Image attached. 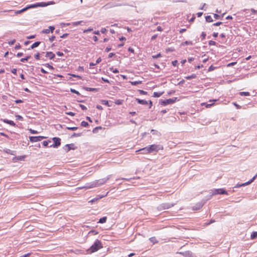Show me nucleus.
I'll use <instances>...</instances> for the list:
<instances>
[{"label": "nucleus", "instance_id": "obj_1", "mask_svg": "<svg viewBox=\"0 0 257 257\" xmlns=\"http://www.w3.org/2000/svg\"><path fill=\"white\" fill-rule=\"evenodd\" d=\"M55 4V3L53 1H50V2H48V3L42 2V3H36L35 4L29 5V6H27V7H26L21 10L16 11L15 14L17 15L19 14H21L23 12H24L25 11H27V10H28L29 9H30V8H36L38 7H46V6H48L49 5H54Z\"/></svg>", "mask_w": 257, "mask_h": 257}, {"label": "nucleus", "instance_id": "obj_5", "mask_svg": "<svg viewBox=\"0 0 257 257\" xmlns=\"http://www.w3.org/2000/svg\"><path fill=\"white\" fill-rule=\"evenodd\" d=\"M54 144L49 146V147L57 148L61 145V139L59 138L54 137L52 138Z\"/></svg>", "mask_w": 257, "mask_h": 257}, {"label": "nucleus", "instance_id": "obj_8", "mask_svg": "<svg viewBox=\"0 0 257 257\" xmlns=\"http://www.w3.org/2000/svg\"><path fill=\"white\" fill-rule=\"evenodd\" d=\"M177 100V97H174L173 98H170L166 100H164L161 102V104L163 105H166L169 104H172L174 103Z\"/></svg>", "mask_w": 257, "mask_h": 257}, {"label": "nucleus", "instance_id": "obj_6", "mask_svg": "<svg viewBox=\"0 0 257 257\" xmlns=\"http://www.w3.org/2000/svg\"><path fill=\"white\" fill-rule=\"evenodd\" d=\"M217 194H226L227 195V192L223 188L216 189L213 191L212 195Z\"/></svg>", "mask_w": 257, "mask_h": 257}, {"label": "nucleus", "instance_id": "obj_36", "mask_svg": "<svg viewBox=\"0 0 257 257\" xmlns=\"http://www.w3.org/2000/svg\"><path fill=\"white\" fill-rule=\"evenodd\" d=\"M162 56L161 53H159L157 55H153L152 56V58H154V59H157L159 57H161Z\"/></svg>", "mask_w": 257, "mask_h": 257}, {"label": "nucleus", "instance_id": "obj_60", "mask_svg": "<svg viewBox=\"0 0 257 257\" xmlns=\"http://www.w3.org/2000/svg\"><path fill=\"white\" fill-rule=\"evenodd\" d=\"M173 206V205H166V206H164V208L165 209H168L169 208H170L171 207H172Z\"/></svg>", "mask_w": 257, "mask_h": 257}, {"label": "nucleus", "instance_id": "obj_33", "mask_svg": "<svg viewBox=\"0 0 257 257\" xmlns=\"http://www.w3.org/2000/svg\"><path fill=\"white\" fill-rule=\"evenodd\" d=\"M110 70L114 73H117L119 72L118 69L116 68L114 69L113 68H110Z\"/></svg>", "mask_w": 257, "mask_h": 257}, {"label": "nucleus", "instance_id": "obj_3", "mask_svg": "<svg viewBox=\"0 0 257 257\" xmlns=\"http://www.w3.org/2000/svg\"><path fill=\"white\" fill-rule=\"evenodd\" d=\"M109 179V177H106L102 179H100L97 180H95L94 182H92L90 185L82 187L83 188H85L86 189L92 188L94 187H96L101 185L102 184H105Z\"/></svg>", "mask_w": 257, "mask_h": 257}, {"label": "nucleus", "instance_id": "obj_51", "mask_svg": "<svg viewBox=\"0 0 257 257\" xmlns=\"http://www.w3.org/2000/svg\"><path fill=\"white\" fill-rule=\"evenodd\" d=\"M55 37L54 36H53L49 38V40L50 42H53L55 40Z\"/></svg>", "mask_w": 257, "mask_h": 257}, {"label": "nucleus", "instance_id": "obj_34", "mask_svg": "<svg viewBox=\"0 0 257 257\" xmlns=\"http://www.w3.org/2000/svg\"><path fill=\"white\" fill-rule=\"evenodd\" d=\"M77 127H67V129L70 131H75L77 130Z\"/></svg>", "mask_w": 257, "mask_h": 257}, {"label": "nucleus", "instance_id": "obj_45", "mask_svg": "<svg viewBox=\"0 0 257 257\" xmlns=\"http://www.w3.org/2000/svg\"><path fill=\"white\" fill-rule=\"evenodd\" d=\"M93 30V29L92 28H89L88 29H86V30H84L83 31V33H87L88 32H90V31H92Z\"/></svg>", "mask_w": 257, "mask_h": 257}, {"label": "nucleus", "instance_id": "obj_38", "mask_svg": "<svg viewBox=\"0 0 257 257\" xmlns=\"http://www.w3.org/2000/svg\"><path fill=\"white\" fill-rule=\"evenodd\" d=\"M81 22H82V21H78V22H73L72 23V25L73 26H76L80 24Z\"/></svg>", "mask_w": 257, "mask_h": 257}, {"label": "nucleus", "instance_id": "obj_64", "mask_svg": "<svg viewBox=\"0 0 257 257\" xmlns=\"http://www.w3.org/2000/svg\"><path fill=\"white\" fill-rule=\"evenodd\" d=\"M114 55H115V54H114V53H109V55H108V57H109V58H111V57H112V56H114Z\"/></svg>", "mask_w": 257, "mask_h": 257}, {"label": "nucleus", "instance_id": "obj_27", "mask_svg": "<svg viewBox=\"0 0 257 257\" xmlns=\"http://www.w3.org/2000/svg\"><path fill=\"white\" fill-rule=\"evenodd\" d=\"M193 44L191 41H185L182 43L183 45H192Z\"/></svg>", "mask_w": 257, "mask_h": 257}, {"label": "nucleus", "instance_id": "obj_47", "mask_svg": "<svg viewBox=\"0 0 257 257\" xmlns=\"http://www.w3.org/2000/svg\"><path fill=\"white\" fill-rule=\"evenodd\" d=\"M35 58L37 59V60H39L40 59V54L39 53H38L37 54H36L35 55Z\"/></svg>", "mask_w": 257, "mask_h": 257}, {"label": "nucleus", "instance_id": "obj_63", "mask_svg": "<svg viewBox=\"0 0 257 257\" xmlns=\"http://www.w3.org/2000/svg\"><path fill=\"white\" fill-rule=\"evenodd\" d=\"M12 72L14 74H16L17 73V69L14 68L12 70Z\"/></svg>", "mask_w": 257, "mask_h": 257}, {"label": "nucleus", "instance_id": "obj_23", "mask_svg": "<svg viewBox=\"0 0 257 257\" xmlns=\"http://www.w3.org/2000/svg\"><path fill=\"white\" fill-rule=\"evenodd\" d=\"M106 217H102L99 219L98 222L100 223H104L106 222Z\"/></svg>", "mask_w": 257, "mask_h": 257}, {"label": "nucleus", "instance_id": "obj_37", "mask_svg": "<svg viewBox=\"0 0 257 257\" xmlns=\"http://www.w3.org/2000/svg\"><path fill=\"white\" fill-rule=\"evenodd\" d=\"M30 58V56H28L26 58H22L21 59V61L22 62H25L26 61H27L29 58Z\"/></svg>", "mask_w": 257, "mask_h": 257}, {"label": "nucleus", "instance_id": "obj_16", "mask_svg": "<svg viewBox=\"0 0 257 257\" xmlns=\"http://www.w3.org/2000/svg\"><path fill=\"white\" fill-rule=\"evenodd\" d=\"M149 239L151 242L153 243V244L157 243L158 242V241L155 237H152Z\"/></svg>", "mask_w": 257, "mask_h": 257}, {"label": "nucleus", "instance_id": "obj_52", "mask_svg": "<svg viewBox=\"0 0 257 257\" xmlns=\"http://www.w3.org/2000/svg\"><path fill=\"white\" fill-rule=\"evenodd\" d=\"M221 24H222V22H217L216 23H214L213 24L214 26H219Z\"/></svg>", "mask_w": 257, "mask_h": 257}, {"label": "nucleus", "instance_id": "obj_29", "mask_svg": "<svg viewBox=\"0 0 257 257\" xmlns=\"http://www.w3.org/2000/svg\"><path fill=\"white\" fill-rule=\"evenodd\" d=\"M240 95L241 96H249V93L248 92H240Z\"/></svg>", "mask_w": 257, "mask_h": 257}, {"label": "nucleus", "instance_id": "obj_42", "mask_svg": "<svg viewBox=\"0 0 257 257\" xmlns=\"http://www.w3.org/2000/svg\"><path fill=\"white\" fill-rule=\"evenodd\" d=\"M45 66H47L48 68H49L50 69H51V70L54 69V67L52 65H50L49 64H46Z\"/></svg>", "mask_w": 257, "mask_h": 257}, {"label": "nucleus", "instance_id": "obj_56", "mask_svg": "<svg viewBox=\"0 0 257 257\" xmlns=\"http://www.w3.org/2000/svg\"><path fill=\"white\" fill-rule=\"evenodd\" d=\"M71 75L72 77H76V78H81V77L80 76L77 75H75V74H71Z\"/></svg>", "mask_w": 257, "mask_h": 257}, {"label": "nucleus", "instance_id": "obj_32", "mask_svg": "<svg viewBox=\"0 0 257 257\" xmlns=\"http://www.w3.org/2000/svg\"><path fill=\"white\" fill-rule=\"evenodd\" d=\"M138 91H139L140 94L141 95H147L148 93L147 91H145L143 90H139Z\"/></svg>", "mask_w": 257, "mask_h": 257}, {"label": "nucleus", "instance_id": "obj_50", "mask_svg": "<svg viewBox=\"0 0 257 257\" xmlns=\"http://www.w3.org/2000/svg\"><path fill=\"white\" fill-rule=\"evenodd\" d=\"M89 233H93V234H97L98 233V232H97L95 230H91L90 231H89Z\"/></svg>", "mask_w": 257, "mask_h": 257}, {"label": "nucleus", "instance_id": "obj_26", "mask_svg": "<svg viewBox=\"0 0 257 257\" xmlns=\"http://www.w3.org/2000/svg\"><path fill=\"white\" fill-rule=\"evenodd\" d=\"M81 125L83 127H87L88 125V123L86 121H82L81 122Z\"/></svg>", "mask_w": 257, "mask_h": 257}, {"label": "nucleus", "instance_id": "obj_21", "mask_svg": "<svg viewBox=\"0 0 257 257\" xmlns=\"http://www.w3.org/2000/svg\"><path fill=\"white\" fill-rule=\"evenodd\" d=\"M213 104H214L213 103H210V104H207V103H202L201 104V105L202 106L205 105L206 108H209L211 106H212V105H213Z\"/></svg>", "mask_w": 257, "mask_h": 257}, {"label": "nucleus", "instance_id": "obj_49", "mask_svg": "<svg viewBox=\"0 0 257 257\" xmlns=\"http://www.w3.org/2000/svg\"><path fill=\"white\" fill-rule=\"evenodd\" d=\"M250 11L251 12V13L253 14H257V11L256 10H255L254 9H251L250 10Z\"/></svg>", "mask_w": 257, "mask_h": 257}, {"label": "nucleus", "instance_id": "obj_14", "mask_svg": "<svg viewBox=\"0 0 257 257\" xmlns=\"http://www.w3.org/2000/svg\"><path fill=\"white\" fill-rule=\"evenodd\" d=\"M84 89L89 91H95L96 92L98 90L97 88H90V87H85Z\"/></svg>", "mask_w": 257, "mask_h": 257}, {"label": "nucleus", "instance_id": "obj_17", "mask_svg": "<svg viewBox=\"0 0 257 257\" xmlns=\"http://www.w3.org/2000/svg\"><path fill=\"white\" fill-rule=\"evenodd\" d=\"M40 44V42H36L34 44H33L31 47V49H34L36 47H37Z\"/></svg>", "mask_w": 257, "mask_h": 257}, {"label": "nucleus", "instance_id": "obj_31", "mask_svg": "<svg viewBox=\"0 0 257 257\" xmlns=\"http://www.w3.org/2000/svg\"><path fill=\"white\" fill-rule=\"evenodd\" d=\"M70 91L72 93H75L76 94L80 95V93L78 91L75 90L74 89L70 88Z\"/></svg>", "mask_w": 257, "mask_h": 257}, {"label": "nucleus", "instance_id": "obj_2", "mask_svg": "<svg viewBox=\"0 0 257 257\" xmlns=\"http://www.w3.org/2000/svg\"><path fill=\"white\" fill-rule=\"evenodd\" d=\"M163 147L160 145H152L138 150L137 152L144 151H145L144 154H150L153 152H158L160 150H163Z\"/></svg>", "mask_w": 257, "mask_h": 257}, {"label": "nucleus", "instance_id": "obj_15", "mask_svg": "<svg viewBox=\"0 0 257 257\" xmlns=\"http://www.w3.org/2000/svg\"><path fill=\"white\" fill-rule=\"evenodd\" d=\"M163 92H154L153 93V96L155 97H160L163 94Z\"/></svg>", "mask_w": 257, "mask_h": 257}, {"label": "nucleus", "instance_id": "obj_25", "mask_svg": "<svg viewBox=\"0 0 257 257\" xmlns=\"http://www.w3.org/2000/svg\"><path fill=\"white\" fill-rule=\"evenodd\" d=\"M206 20L208 22H212L213 21V20L210 16H207L205 18Z\"/></svg>", "mask_w": 257, "mask_h": 257}, {"label": "nucleus", "instance_id": "obj_30", "mask_svg": "<svg viewBox=\"0 0 257 257\" xmlns=\"http://www.w3.org/2000/svg\"><path fill=\"white\" fill-rule=\"evenodd\" d=\"M49 143H51V141L50 140H48V141H44L43 142V145L45 147H48V144Z\"/></svg>", "mask_w": 257, "mask_h": 257}, {"label": "nucleus", "instance_id": "obj_24", "mask_svg": "<svg viewBox=\"0 0 257 257\" xmlns=\"http://www.w3.org/2000/svg\"><path fill=\"white\" fill-rule=\"evenodd\" d=\"M130 83L133 85H136L142 83L141 81H131Z\"/></svg>", "mask_w": 257, "mask_h": 257}, {"label": "nucleus", "instance_id": "obj_9", "mask_svg": "<svg viewBox=\"0 0 257 257\" xmlns=\"http://www.w3.org/2000/svg\"><path fill=\"white\" fill-rule=\"evenodd\" d=\"M54 30V27L49 26L48 29H44L42 30V33L44 34H49V33H52Z\"/></svg>", "mask_w": 257, "mask_h": 257}, {"label": "nucleus", "instance_id": "obj_28", "mask_svg": "<svg viewBox=\"0 0 257 257\" xmlns=\"http://www.w3.org/2000/svg\"><path fill=\"white\" fill-rule=\"evenodd\" d=\"M102 197H103V196H99V198H93V199L91 200L89 202H91V203H93L94 202H95L96 201H97L98 199H101L102 198Z\"/></svg>", "mask_w": 257, "mask_h": 257}, {"label": "nucleus", "instance_id": "obj_35", "mask_svg": "<svg viewBox=\"0 0 257 257\" xmlns=\"http://www.w3.org/2000/svg\"><path fill=\"white\" fill-rule=\"evenodd\" d=\"M29 132L32 134H38V132L37 131H35L34 130H32L31 128H30L29 130Z\"/></svg>", "mask_w": 257, "mask_h": 257}, {"label": "nucleus", "instance_id": "obj_20", "mask_svg": "<svg viewBox=\"0 0 257 257\" xmlns=\"http://www.w3.org/2000/svg\"><path fill=\"white\" fill-rule=\"evenodd\" d=\"M101 103L102 104H104V105H107L108 106H110L111 105L109 104V102L107 101V100H102L101 101Z\"/></svg>", "mask_w": 257, "mask_h": 257}, {"label": "nucleus", "instance_id": "obj_7", "mask_svg": "<svg viewBox=\"0 0 257 257\" xmlns=\"http://www.w3.org/2000/svg\"><path fill=\"white\" fill-rule=\"evenodd\" d=\"M46 137L44 136H38V137H30L29 139L31 142H37L41 141L42 140L46 139Z\"/></svg>", "mask_w": 257, "mask_h": 257}, {"label": "nucleus", "instance_id": "obj_54", "mask_svg": "<svg viewBox=\"0 0 257 257\" xmlns=\"http://www.w3.org/2000/svg\"><path fill=\"white\" fill-rule=\"evenodd\" d=\"M128 50L129 52H131V53H134V52H135L134 49H133L132 48H131V47H130L128 48Z\"/></svg>", "mask_w": 257, "mask_h": 257}, {"label": "nucleus", "instance_id": "obj_39", "mask_svg": "<svg viewBox=\"0 0 257 257\" xmlns=\"http://www.w3.org/2000/svg\"><path fill=\"white\" fill-rule=\"evenodd\" d=\"M100 32L103 33V34H105L107 32V30H106V28H101V30H100Z\"/></svg>", "mask_w": 257, "mask_h": 257}, {"label": "nucleus", "instance_id": "obj_12", "mask_svg": "<svg viewBox=\"0 0 257 257\" xmlns=\"http://www.w3.org/2000/svg\"><path fill=\"white\" fill-rule=\"evenodd\" d=\"M136 100L139 104L147 105L148 103V102L145 100L140 99L139 98H136Z\"/></svg>", "mask_w": 257, "mask_h": 257}, {"label": "nucleus", "instance_id": "obj_57", "mask_svg": "<svg viewBox=\"0 0 257 257\" xmlns=\"http://www.w3.org/2000/svg\"><path fill=\"white\" fill-rule=\"evenodd\" d=\"M101 58H100V57H99V58L97 59V60H96V64H97L101 62Z\"/></svg>", "mask_w": 257, "mask_h": 257}, {"label": "nucleus", "instance_id": "obj_61", "mask_svg": "<svg viewBox=\"0 0 257 257\" xmlns=\"http://www.w3.org/2000/svg\"><path fill=\"white\" fill-rule=\"evenodd\" d=\"M214 17L216 19H218L220 18V16L218 15L215 14L214 15Z\"/></svg>", "mask_w": 257, "mask_h": 257}, {"label": "nucleus", "instance_id": "obj_55", "mask_svg": "<svg viewBox=\"0 0 257 257\" xmlns=\"http://www.w3.org/2000/svg\"><path fill=\"white\" fill-rule=\"evenodd\" d=\"M201 36L202 37V39H204L206 37V34L205 32H202L201 34Z\"/></svg>", "mask_w": 257, "mask_h": 257}, {"label": "nucleus", "instance_id": "obj_62", "mask_svg": "<svg viewBox=\"0 0 257 257\" xmlns=\"http://www.w3.org/2000/svg\"><path fill=\"white\" fill-rule=\"evenodd\" d=\"M186 31V29H181L179 30V32L180 33H183V32H185Z\"/></svg>", "mask_w": 257, "mask_h": 257}, {"label": "nucleus", "instance_id": "obj_58", "mask_svg": "<svg viewBox=\"0 0 257 257\" xmlns=\"http://www.w3.org/2000/svg\"><path fill=\"white\" fill-rule=\"evenodd\" d=\"M16 117L17 118V119H21L22 120L23 119V117L21 116V115H16Z\"/></svg>", "mask_w": 257, "mask_h": 257}, {"label": "nucleus", "instance_id": "obj_13", "mask_svg": "<svg viewBox=\"0 0 257 257\" xmlns=\"http://www.w3.org/2000/svg\"><path fill=\"white\" fill-rule=\"evenodd\" d=\"M256 177H257V174L250 181H249L247 182L242 184L241 186H245V185H247L250 184L251 182H252L254 181V180L255 179V178Z\"/></svg>", "mask_w": 257, "mask_h": 257}, {"label": "nucleus", "instance_id": "obj_22", "mask_svg": "<svg viewBox=\"0 0 257 257\" xmlns=\"http://www.w3.org/2000/svg\"><path fill=\"white\" fill-rule=\"evenodd\" d=\"M123 100L122 99H117L114 101L115 104L117 105H121L122 104Z\"/></svg>", "mask_w": 257, "mask_h": 257}, {"label": "nucleus", "instance_id": "obj_11", "mask_svg": "<svg viewBox=\"0 0 257 257\" xmlns=\"http://www.w3.org/2000/svg\"><path fill=\"white\" fill-rule=\"evenodd\" d=\"M3 121L5 123L9 124H10V125H11L12 126H16V123L13 120L5 119H3Z\"/></svg>", "mask_w": 257, "mask_h": 257}, {"label": "nucleus", "instance_id": "obj_19", "mask_svg": "<svg viewBox=\"0 0 257 257\" xmlns=\"http://www.w3.org/2000/svg\"><path fill=\"white\" fill-rule=\"evenodd\" d=\"M257 237V231L253 232L250 235V238L251 239H254Z\"/></svg>", "mask_w": 257, "mask_h": 257}, {"label": "nucleus", "instance_id": "obj_18", "mask_svg": "<svg viewBox=\"0 0 257 257\" xmlns=\"http://www.w3.org/2000/svg\"><path fill=\"white\" fill-rule=\"evenodd\" d=\"M195 78H196V75L195 74H193L191 75L185 77V78L187 80H190Z\"/></svg>", "mask_w": 257, "mask_h": 257}, {"label": "nucleus", "instance_id": "obj_53", "mask_svg": "<svg viewBox=\"0 0 257 257\" xmlns=\"http://www.w3.org/2000/svg\"><path fill=\"white\" fill-rule=\"evenodd\" d=\"M111 49V48L110 47H107L106 48H105V51L106 52H108L109 51H110Z\"/></svg>", "mask_w": 257, "mask_h": 257}, {"label": "nucleus", "instance_id": "obj_4", "mask_svg": "<svg viewBox=\"0 0 257 257\" xmlns=\"http://www.w3.org/2000/svg\"><path fill=\"white\" fill-rule=\"evenodd\" d=\"M103 247L102 244L100 240L97 239L94 243L90 246L89 250L90 252H94Z\"/></svg>", "mask_w": 257, "mask_h": 257}, {"label": "nucleus", "instance_id": "obj_40", "mask_svg": "<svg viewBox=\"0 0 257 257\" xmlns=\"http://www.w3.org/2000/svg\"><path fill=\"white\" fill-rule=\"evenodd\" d=\"M16 42V40L13 39L8 42L9 44L10 45H13Z\"/></svg>", "mask_w": 257, "mask_h": 257}, {"label": "nucleus", "instance_id": "obj_43", "mask_svg": "<svg viewBox=\"0 0 257 257\" xmlns=\"http://www.w3.org/2000/svg\"><path fill=\"white\" fill-rule=\"evenodd\" d=\"M236 64V62H231V63H230L228 64L227 66V67H230V66H232Z\"/></svg>", "mask_w": 257, "mask_h": 257}, {"label": "nucleus", "instance_id": "obj_41", "mask_svg": "<svg viewBox=\"0 0 257 257\" xmlns=\"http://www.w3.org/2000/svg\"><path fill=\"white\" fill-rule=\"evenodd\" d=\"M172 64L174 66H176L178 64L177 60H174L172 62Z\"/></svg>", "mask_w": 257, "mask_h": 257}, {"label": "nucleus", "instance_id": "obj_46", "mask_svg": "<svg viewBox=\"0 0 257 257\" xmlns=\"http://www.w3.org/2000/svg\"><path fill=\"white\" fill-rule=\"evenodd\" d=\"M56 54L59 56H63L64 55L63 53L60 51L57 52Z\"/></svg>", "mask_w": 257, "mask_h": 257}, {"label": "nucleus", "instance_id": "obj_10", "mask_svg": "<svg viewBox=\"0 0 257 257\" xmlns=\"http://www.w3.org/2000/svg\"><path fill=\"white\" fill-rule=\"evenodd\" d=\"M46 57L50 59H53L55 57V54L52 52H47L46 54Z\"/></svg>", "mask_w": 257, "mask_h": 257}, {"label": "nucleus", "instance_id": "obj_44", "mask_svg": "<svg viewBox=\"0 0 257 257\" xmlns=\"http://www.w3.org/2000/svg\"><path fill=\"white\" fill-rule=\"evenodd\" d=\"M79 106L81 107V108L82 110H86L87 109L86 107L83 104H79Z\"/></svg>", "mask_w": 257, "mask_h": 257}, {"label": "nucleus", "instance_id": "obj_59", "mask_svg": "<svg viewBox=\"0 0 257 257\" xmlns=\"http://www.w3.org/2000/svg\"><path fill=\"white\" fill-rule=\"evenodd\" d=\"M96 108L99 109V110H102L103 109V108L101 106V105H97L96 106Z\"/></svg>", "mask_w": 257, "mask_h": 257}, {"label": "nucleus", "instance_id": "obj_48", "mask_svg": "<svg viewBox=\"0 0 257 257\" xmlns=\"http://www.w3.org/2000/svg\"><path fill=\"white\" fill-rule=\"evenodd\" d=\"M66 114L68 115H69L70 116H74L75 115V113L73 112H66Z\"/></svg>", "mask_w": 257, "mask_h": 257}]
</instances>
